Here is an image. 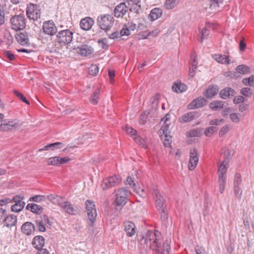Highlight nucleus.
<instances>
[{
    "label": "nucleus",
    "mask_w": 254,
    "mask_h": 254,
    "mask_svg": "<svg viewBox=\"0 0 254 254\" xmlns=\"http://www.w3.org/2000/svg\"><path fill=\"white\" fill-rule=\"evenodd\" d=\"M73 39V33L68 29L62 30L55 37H52V42L49 43V52L58 53L62 45L69 44Z\"/></svg>",
    "instance_id": "f03ea898"
},
{
    "label": "nucleus",
    "mask_w": 254,
    "mask_h": 254,
    "mask_svg": "<svg viewBox=\"0 0 254 254\" xmlns=\"http://www.w3.org/2000/svg\"><path fill=\"white\" fill-rule=\"evenodd\" d=\"M229 129L230 126L228 125H225L224 127H222V128L220 130L219 133V136L220 137L223 136L229 130Z\"/></svg>",
    "instance_id": "4d7b16f0"
},
{
    "label": "nucleus",
    "mask_w": 254,
    "mask_h": 254,
    "mask_svg": "<svg viewBox=\"0 0 254 254\" xmlns=\"http://www.w3.org/2000/svg\"><path fill=\"white\" fill-rule=\"evenodd\" d=\"M169 133L161 134V138L163 140L164 144L166 147L170 146L172 143V136Z\"/></svg>",
    "instance_id": "72a5a7b5"
},
{
    "label": "nucleus",
    "mask_w": 254,
    "mask_h": 254,
    "mask_svg": "<svg viewBox=\"0 0 254 254\" xmlns=\"http://www.w3.org/2000/svg\"><path fill=\"white\" fill-rule=\"evenodd\" d=\"M32 244L35 248L39 250L43 249L45 245V239L41 236H35L33 239Z\"/></svg>",
    "instance_id": "5701e85b"
},
{
    "label": "nucleus",
    "mask_w": 254,
    "mask_h": 254,
    "mask_svg": "<svg viewBox=\"0 0 254 254\" xmlns=\"http://www.w3.org/2000/svg\"><path fill=\"white\" fill-rule=\"evenodd\" d=\"M229 163L228 159H226L224 160L221 164L219 167L218 174V176H225L227 171L226 166Z\"/></svg>",
    "instance_id": "473e14b6"
},
{
    "label": "nucleus",
    "mask_w": 254,
    "mask_h": 254,
    "mask_svg": "<svg viewBox=\"0 0 254 254\" xmlns=\"http://www.w3.org/2000/svg\"><path fill=\"white\" fill-rule=\"evenodd\" d=\"M153 195L155 201L156 207L160 214V218L162 221H166L168 219V213L165 200L157 189L153 190Z\"/></svg>",
    "instance_id": "7ed1b4c3"
},
{
    "label": "nucleus",
    "mask_w": 254,
    "mask_h": 254,
    "mask_svg": "<svg viewBox=\"0 0 254 254\" xmlns=\"http://www.w3.org/2000/svg\"><path fill=\"white\" fill-rule=\"evenodd\" d=\"M198 161V152L195 148L190 150V159L188 164V168L190 170H193L196 167Z\"/></svg>",
    "instance_id": "ddd939ff"
},
{
    "label": "nucleus",
    "mask_w": 254,
    "mask_h": 254,
    "mask_svg": "<svg viewBox=\"0 0 254 254\" xmlns=\"http://www.w3.org/2000/svg\"><path fill=\"white\" fill-rule=\"evenodd\" d=\"M4 23V13L0 6V25H2Z\"/></svg>",
    "instance_id": "0e129e2a"
},
{
    "label": "nucleus",
    "mask_w": 254,
    "mask_h": 254,
    "mask_svg": "<svg viewBox=\"0 0 254 254\" xmlns=\"http://www.w3.org/2000/svg\"><path fill=\"white\" fill-rule=\"evenodd\" d=\"M94 24V19L90 17L82 18L80 22L81 28L85 31L89 30Z\"/></svg>",
    "instance_id": "f3484780"
},
{
    "label": "nucleus",
    "mask_w": 254,
    "mask_h": 254,
    "mask_svg": "<svg viewBox=\"0 0 254 254\" xmlns=\"http://www.w3.org/2000/svg\"><path fill=\"white\" fill-rule=\"evenodd\" d=\"M128 7L125 2L117 5L114 10V16L117 18L123 17L127 12Z\"/></svg>",
    "instance_id": "4468645a"
},
{
    "label": "nucleus",
    "mask_w": 254,
    "mask_h": 254,
    "mask_svg": "<svg viewBox=\"0 0 254 254\" xmlns=\"http://www.w3.org/2000/svg\"><path fill=\"white\" fill-rule=\"evenodd\" d=\"M170 121L166 119L164 125L162 127L161 129H160V134H164L167 133H170L169 131V127H170Z\"/></svg>",
    "instance_id": "e433bc0d"
},
{
    "label": "nucleus",
    "mask_w": 254,
    "mask_h": 254,
    "mask_svg": "<svg viewBox=\"0 0 254 254\" xmlns=\"http://www.w3.org/2000/svg\"><path fill=\"white\" fill-rule=\"evenodd\" d=\"M181 0H166L164 3V7L166 9H171L175 7Z\"/></svg>",
    "instance_id": "2f4dec72"
},
{
    "label": "nucleus",
    "mask_w": 254,
    "mask_h": 254,
    "mask_svg": "<svg viewBox=\"0 0 254 254\" xmlns=\"http://www.w3.org/2000/svg\"><path fill=\"white\" fill-rule=\"evenodd\" d=\"M230 118L233 122L238 123L240 121V115L237 113H231L230 115Z\"/></svg>",
    "instance_id": "603ef678"
},
{
    "label": "nucleus",
    "mask_w": 254,
    "mask_h": 254,
    "mask_svg": "<svg viewBox=\"0 0 254 254\" xmlns=\"http://www.w3.org/2000/svg\"><path fill=\"white\" fill-rule=\"evenodd\" d=\"M121 36H128L130 34L129 28L127 25H125L120 31Z\"/></svg>",
    "instance_id": "5fc2aeb1"
},
{
    "label": "nucleus",
    "mask_w": 254,
    "mask_h": 254,
    "mask_svg": "<svg viewBox=\"0 0 254 254\" xmlns=\"http://www.w3.org/2000/svg\"><path fill=\"white\" fill-rule=\"evenodd\" d=\"M219 89L216 85H209L203 93L204 96L207 98H211L217 95Z\"/></svg>",
    "instance_id": "4be33fe9"
},
{
    "label": "nucleus",
    "mask_w": 254,
    "mask_h": 254,
    "mask_svg": "<svg viewBox=\"0 0 254 254\" xmlns=\"http://www.w3.org/2000/svg\"><path fill=\"white\" fill-rule=\"evenodd\" d=\"M15 38L17 42L22 46L29 44V37L27 32H22L17 33L15 36Z\"/></svg>",
    "instance_id": "a211bd4d"
},
{
    "label": "nucleus",
    "mask_w": 254,
    "mask_h": 254,
    "mask_svg": "<svg viewBox=\"0 0 254 254\" xmlns=\"http://www.w3.org/2000/svg\"><path fill=\"white\" fill-rule=\"evenodd\" d=\"M240 93L243 95L248 97H251L252 95V89L249 87L242 88L240 91Z\"/></svg>",
    "instance_id": "49530a36"
},
{
    "label": "nucleus",
    "mask_w": 254,
    "mask_h": 254,
    "mask_svg": "<svg viewBox=\"0 0 254 254\" xmlns=\"http://www.w3.org/2000/svg\"><path fill=\"white\" fill-rule=\"evenodd\" d=\"M49 200L54 204H58L65 212L70 215L77 214V210L68 201H62V198L57 195H49Z\"/></svg>",
    "instance_id": "20e7f679"
},
{
    "label": "nucleus",
    "mask_w": 254,
    "mask_h": 254,
    "mask_svg": "<svg viewBox=\"0 0 254 254\" xmlns=\"http://www.w3.org/2000/svg\"><path fill=\"white\" fill-rule=\"evenodd\" d=\"M236 71L241 74H245L249 73L250 68L248 66L242 64L237 67Z\"/></svg>",
    "instance_id": "4c0bfd02"
},
{
    "label": "nucleus",
    "mask_w": 254,
    "mask_h": 254,
    "mask_svg": "<svg viewBox=\"0 0 254 254\" xmlns=\"http://www.w3.org/2000/svg\"><path fill=\"white\" fill-rule=\"evenodd\" d=\"M197 117V113L196 112H190L188 113L179 119V121L181 123L189 122Z\"/></svg>",
    "instance_id": "b1692460"
},
{
    "label": "nucleus",
    "mask_w": 254,
    "mask_h": 254,
    "mask_svg": "<svg viewBox=\"0 0 254 254\" xmlns=\"http://www.w3.org/2000/svg\"><path fill=\"white\" fill-rule=\"evenodd\" d=\"M100 94V90L99 88L95 90L93 95L90 98V101L91 104L96 105L98 103Z\"/></svg>",
    "instance_id": "f704fd0d"
},
{
    "label": "nucleus",
    "mask_w": 254,
    "mask_h": 254,
    "mask_svg": "<svg viewBox=\"0 0 254 254\" xmlns=\"http://www.w3.org/2000/svg\"><path fill=\"white\" fill-rule=\"evenodd\" d=\"M3 222L4 226L12 227L15 226L17 223V217L14 214L6 215Z\"/></svg>",
    "instance_id": "aec40b11"
},
{
    "label": "nucleus",
    "mask_w": 254,
    "mask_h": 254,
    "mask_svg": "<svg viewBox=\"0 0 254 254\" xmlns=\"http://www.w3.org/2000/svg\"><path fill=\"white\" fill-rule=\"evenodd\" d=\"M48 223V218L44 216V220H37L36 226L38 230L40 232H45L46 230V225Z\"/></svg>",
    "instance_id": "7c9ffc66"
},
{
    "label": "nucleus",
    "mask_w": 254,
    "mask_h": 254,
    "mask_svg": "<svg viewBox=\"0 0 254 254\" xmlns=\"http://www.w3.org/2000/svg\"><path fill=\"white\" fill-rule=\"evenodd\" d=\"M41 14V10L39 5L32 3L27 4L26 14L30 19L36 20L40 18Z\"/></svg>",
    "instance_id": "6e6552de"
},
{
    "label": "nucleus",
    "mask_w": 254,
    "mask_h": 254,
    "mask_svg": "<svg viewBox=\"0 0 254 254\" xmlns=\"http://www.w3.org/2000/svg\"><path fill=\"white\" fill-rule=\"evenodd\" d=\"M13 93L15 95V96H16L17 97H18L19 99L22 100L24 103H26L27 105L30 104L29 101L27 100L25 97H24V95L22 93H20L19 91L16 90H14Z\"/></svg>",
    "instance_id": "c03bdc74"
},
{
    "label": "nucleus",
    "mask_w": 254,
    "mask_h": 254,
    "mask_svg": "<svg viewBox=\"0 0 254 254\" xmlns=\"http://www.w3.org/2000/svg\"><path fill=\"white\" fill-rule=\"evenodd\" d=\"M21 232L26 236L33 235L35 231V225L31 222L24 223L21 227Z\"/></svg>",
    "instance_id": "2eb2a0df"
},
{
    "label": "nucleus",
    "mask_w": 254,
    "mask_h": 254,
    "mask_svg": "<svg viewBox=\"0 0 254 254\" xmlns=\"http://www.w3.org/2000/svg\"><path fill=\"white\" fill-rule=\"evenodd\" d=\"M99 71L98 66L96 64H92L89 68V73L92 75H96Z\"/></svg>",
    "instance_id": "09e8293b"
},
{
    "label": "nucleus",
    "mask_w": 254,
    "mask_h": 254,
    "mask_svg": "<svg viewBox=\"0 0 254 254\" xmlns=\"http://www.w3.org/2000/svg\"><path fill=\"white\" fill-rule=\"evenodd\" d=\"M97 23L101 30L107 32L113 26L114 18L109 14H100L97 18Z\"/></svg>",
    "instance_id": "39448f33"
},
{
    "label": "nucleus",
    "mask_w": 254,
    "mask_h": 254,
    "mask_svg": "<svg viewBox=\"0 0 254 254\" xmlns=\"http://www.w3.org/2000/svg\"><path fill=\"white\" fill-rule=\"evenodd\" d=\"M225 102L222 101H214L211 102L209 105V108L213 111L220 110L224 108Z\"/></svg>",
    "instance_id": "bb28decb"
},
{
    "label": "nucleus",
    "mask_w": 254,
    "mask_h": 254,
    "mask_svg": "<svg viewBox=\"0 0 254 254\" xmlns=\"http://www.w3.org/2000/svg\"><path fill=\"white\" fill-rule=\"evenodd\" d=\"M115 203L117 206L124 205L127 197L130 195V191L125 188L119 189L115 191Z\"/></svg>",
    "instance_id": "423d86ee"
},
{
    "label": "nucleus",
    "mask_w": 254,
    "mask_h": 254,
    "mask_svg": "<svg viewBox=\"0 0 254 254\" xmlns=\"http://www.w3.org/2000/svg\"><path fill=\"white\" fill-rule=\"evenodd\" d=\"M60 157H54L49 158V165H60Z\"/></svg>",
    "instance_id": "3c124183"
},
{
    "label": "nucleus",
    "mask_w": 254,
    "mask_h": 254,
    "mask_svg": "<svg viewBox=\"0 0 254 254\" xmlns=\"http://www.w3.org/2000/svg\"><path fill=\"white\" fill-rule=\"evenodd\" d=\"M133 139H134L136 143L142 147H147L145 140L140 136L136 135L133 137Z\"/></svg>",
    "instance_id": "ea45409f"
},
{
    "label": "nucleus",
    "mask_w": 254,
    "mask_h": 254,
    "mask_svg": "<svg viewBox=\"0 0 254 254\" xmlns=\"http://www.w3.org/2000/svg\"><path fill=\"white\" fill-rule=\"evenodd\" d=\"M209 34V30L206 28H203L201 32L200 38L198 39L199 42L202 43L204 39H207Z\"/></svg>",
    "instance_id": "a19ab883"
},
{
    "label": "nucleus",
    "mask_w": 254,
    "mask_h": 254,
    "mask_svg": "<svg viewBox=\"0 0 254 254\" xmlns=\"http://www.w3.org/2000/svg\"><path fill=\"white\" fill-rule=\"evenodd\" d=\"M218 183H219V184H225L226 176H218Z\"/></svg>",
    "instance_id": "774afa93"
},
{
    "label": "nucleus",
    "mask_w": 254,
    "mask_h": 254,
    "mask_svg": "<svg viewBox=\"0 0 254 254\" xmlns=\"http://www.w3.org/2000/svg\"><path fill=\"white\" fill-rule=\"evenodd\" d=\"M44 198V197L43 196L37 195L30 197L29 200L30 201L40 202L42 201Z\"/></svg>",
    "instance_id": "bf43d9fd"
},
{
    "label": "nucleus",
    "mask_w": 254,
    "mask_h": 254,
    "mask_svg": "<svg viewBox=\"0 0 254 254\" xmlns=\"http://www.w3.org/2000/svg\"><path fill=\"white\" fill-rule=\"evenodd\" d=\"M124 230L128 237H132L135 234V224L129 221H127L124 224Z\"/></svg>",
    "instance_id": "412c9836"
},
{
    "label": "nucleus",
    "mask_w": 254,
    "mask_h": 254,
    "mask_svg": "<svg viewBox=\"0 0 254 254\" xmlns=\"http://www.w3.org/2000/svg\"><path fill=\"white\" fill-rule=\"evenodd\" d=\"M234 93V91L233 89L230 87H226L220 91L219 95L221 98L226 99L230 96H233Z\"/></svg>",
    "instance_id": "c85d7f7f"
},
{
    "label": "nucleus",
    "mask_w": 254,
    "mask_h": 254,
    "mask_svg": "<svg viewBox=\"0 0 254 254\" xmlns=\"http://www.w3.org/2000/svg\"><path fill=\"white\" fill-rule=\"evenodd\" d=\"M21 124L19 120H4L0 122V131H9L20 127Z\"/></svg>",
    "instance_id": "0eeeda50"
},
{
    "label": "nucleus",
    "mask_w": 254,
    "mask_h": 254,
    "mask_svg": "<svg viewBox=\"0 0 254 254\" xmlns=\"http://www.w3.org/2000/svg\"><path fill=\"white\" fill-rule=\"evenodd\" d=\"M224 0H211L210 2V7L214 8L219 6V4L222 3Z\"/></svg>",
    "instance_id": "6e6d98bb"
},
{
    "label": "nucleus",
    "mask_w": 254,
    "mask_h": 254,
    "mask_svg": "<svg viewBox=\"0 0 254 254\" xmlns=\"http://www.w3.org/2000/svg\"><path fill=\"white\" fill-rule=\"evenodd\" d=\"M162 10L159 8H154L151 10L148 15L149 19L153 21L158 19L162 15Z\"/></svg>",
    "instance_id": "cd10ccee"
},
{
    "label": "nucleus",
    "mask_w": 254,
    "mask_h": 254,
    "mask_svg": "<svg viewBox=\"0 0 254 254\" xmlns=\"http://www.w3.org/2000/svg\"><path fill=\"white\" fill-rule=\"evenodd\" d=\"M172 90L174 92L177 93L183 92L187 90V86L181 82H175L172 87Z\"/></svg>",
    "instance_id": "a878e982"
},
{
    "label": "nucleus",
    "mask_w": 254,
    "mask_h": 254,
    "mask_svg": "<svg viewBox=\"0 0 254 254\" xmlns=\"http://www.w3.org/2000/svg\"><path fill=\"white\" fill-rule=\"evenodd\" d=\"M245 101V98L242 96H237L233 99V102L235 104H240Z\"/></svg>",
    "instance_id": "13d9d810"
},
{
    "label": "nucleus",
    "mask_w": 254,
    "mask_h": 254,
    "mask_svg": "<svg viewBox=\"0 0 254 254\" xmlns=\"http://www.w3.org/2000/svg\"><path fill=\"white\" fill-rule=\"evenodd\" d=\"M6 215V211L5 209L0 207V221Z\"/></svg>",
    "instance_id": "69168bd1"
},
{
    "label": "nucleus",
    "mask_w": 254,
    "mask_h": 254,
    "mask_svg": "<svg viewBox=\"0 0 254 254\" xmlns=\"http://www.w3.org/2000/svg\"><path fill=\"white\" fill-rule=\"evenodd\" d=\"M242 181L241 175L239 173H236L234 179L233 186H240Z\"/></svg>",
    "instance_id": "a18cd8bd"
},
{
    "label": "nucleus",
    "mask_w": 254,
    "mask_h": 254,
    "mask_svg": "<svg viewBox=\"0 0 254 254\" xmlns=\"http://www.w3.org/2000/svg\"><path fill=\"white\" fill-rule=\"evenodd\" d=\"M26 208L27 210H29L32 213L36 214H41L43 210V208L41 206L33 203H28L27 205Z\"/></svg>",
    "instance_id": "393cba45"
},
{
    "label": "nucleus",
    "mask_w": 254,
    "mask_h": 254,
    "mask_svg": "<svg viewBox=\"0 0 254 254\" xmlns=\"http://www.w3.org/2000/svg\"><path fill=\"white\" fill-rule=\"evenodd\" d=\"M120 176H113L105 178L102 181L101 187L103 190H106L110 188L116 186L121 182Z\"/></svg>",
    "instance_id": "9d476101"
},
{
    "label": "nucleus",
    "mask_w": 254,
    "mask_h": 254,
    "mask_svg": "<svg viewBox=\"0 0 254 254\" xmlns=\"http://www.w3.org/2000/svg\"><path fill=\"white\" fill-rule=\"evenodd\" d=\"M11 27L15 31L23 29L26 26L25 18L22 15H15L10 19Z\"/></svg>",
    "instance_id": "1a4fd4ad"
},
{
    "label": "nucleus",
    "mask_w": 254,
    "mask_h": 254,
    "mask_svg": "<svg viewBox=\"0 0 254 254\" xmlns=\"http://www.w3.org/2000/svg\"><path fill=\"white\" fill-rule=\"evenodd\" d=\"M213 58L215 61L220 64H230V60L228 56L215 54L213 56Z\"/></svg>",
    "instance_id": "c756f323"
},
{
    "label": "nucleus",
    "mask_w": 254,
    "mask_h": 254,
    "mask_svg": "<svg viewBox=\"0 0 254 254\" xmlns=\"http://www.w3.org/2000/svg\"><path fill=\"white\" fill-rule=\"evenodd\" d=\"M85 205L88 219L91 222V225L92 226V224L96 220L97 217V212L95 205L93 201L89 199L86 201Z\"/></svg>",
    "instance_id": "9b49d317"
},
{
    "label": "nucleus",
    "mask_w": 254,
    "mask_h": 254,
    "mask_svg": "<svg viewBox=\"0 0 254 254\" xmlns=\"http://www.w3.org/2000/svg\"><path fill=\"white\" fill-rule=\"evenodd\" d=\"M234 192L235 196L240 199L242 197V190L240 186H233Z\"/></svg>",
    "instance_id": "de8ad7c7"
},
{
    "label": "nucleus",
    "mask_w": 254,
    "mask_h": 254,
    "mask_svg": "<svg viewBox=\"0 0 254 254\" xmlns=\"http://www.w3.org/2000/svg\"><path fill=\"white\" fill-rule=\"evenodd\" d=\"M216 130V127H210L206 128L204 131V134L206 136H211L214 132Z\"/></svg>",
    "instance_id": "8fccbe9b"
},
{
    "label": "nucleus",
    "mask_w": 254,
    "mask_h": 254,
    "mask_svg": "<svg viewBox=\"0 0 254 254\" xmlns=\"http://www.w3.org/2000/svg\"><path fill=\"white\" fill-rule=\"evenodd\" d=\"M57 28L54 22L52 20H49V35L53 36L57 33Z\"/></svg>",
    "instance_id": "c9c22d12"
},
{
    "label": "nucleus",
    "mask_w": 254,
    "mask_h": 254,
    "mask_svg": "<svg viewBox=\"0 0 254 254\" xmlns=\"http://www.w3.org/2000/svg\"><path fill=\"white\" fill-rule=\"evenodd\" d=\"M124 129L128 134L132 137L137 135V131L131 127L126 126L124 128Z\"/></svg>",
    "instance_id": "37998d69"
},
{
    "label": "nucleus",
    "mask_w": 254,
    "mask_h": 254,
    "mask_svg": "<svg viewBox=\"0 0 254 254\" xmlns=\"http://www.w3.org/2000/svg\"><path fill=\"white\" fill-rule=\"evenodd\" d=\"M205 104V99L202 97H199L195 99H194L190 104H189L188 108L190 109L201 108Z\"/></svg>",
    "instance_id": "6ab92c4d"
},
{
    "label": "nucleus",
    "mask_w": 254,
    "mask_h": 254,
    "mask_svg": "<svg viewBox=\"0 0 254 254\" xmlns=\"http://www.w3.org/2000/svg\"><path fill=\"white\" fill-rule=\"evenodd\" d=\"M98 43L102 49H107L108 48V41L106 38L99 39Z\"/></svg>",
    "instance_id": "864d4df0"
},
{
    "label": "nucleus",
    "mask_w": 254,
    "mask_h": 254,
    "mask_svg": "<svg viewBox=\"0 0 254 254\" xmlns=\"http://www.w3.org/2000/svg\"><path fill=\"white\" fill-rule=\"evenodd\" d=\"M4 55L9 60L12 61L15 59L14 55L9 51H5Z\"/></svg>",
    "instance_id": "e2e57ef3"
},
{
    "label": "nucleus",
    "mask_w": 254,
    "mask_h": 254,
    "mask_svg": "<svg viewBox=\"0 0 254 254\" xmlns=\"http://www.w3.org/2000/svg\"><path fill=\"white\" fill-rule=\"evenodd\" d=\"M224 122L223 119H214L209 122V125L211 126H218Z\"/></svg>",
    "instance_id": "052dcab7"
},
{
    "label": "nucleus",
    "mask_w": 254,
    "mask_h": 254,
    "mask_svg": "<svg viewBox=\"0 0 254 254\" xmlns=\"http://www.w3.org/2000/svg\"><path fill=\"white\" fill-rule=\"evenodd\" d=\"M138 240L141 245H146L150 250H155L157 254H169L170 241L166 240L161 246L156 236V234L148 231L145 235L138 236Z\"/></svg>",
    "instance_id": "f257e3e1"
},
{
    "label": "nucleus",
    "mask_w": 254,
    "mask_h": 254,
    "mask_svg": "<svg viewBox=\"0 0 254 254\" xmlns=\"http://www.w3.org/2000/svg\"><path fill=\"white\" fill-rule=\"evenodd\" d=\"M77 52L81 56L86 57L93 53L94 50L91 46L87 45H81L76 48Z\"/></svg>",
    "instance_id": "dca6fc26"
},
{
    "label": "nucleus",
    "mask_w": 254,
    "mask_h": 254,
    "mask_svg": "<svg viewBox=\"0 0 254 254\" xmlns=\"http://www.w3.org/2000/svg\"><path fill=\"white\" fill-rule=\"evenodd\" d=\"M248 105L246 104H240L239 106V110L241 112H243L247 110Z\"/></svg>",
    "instance_id": "338daca9"
},
{
    "label": "nucleus",
    "mask_w": 254,
    "mask_h": 254,
    "mask_svg": "<svg viewBox=\"0 0 254 254\" xmlns=\"http://www.w3.org/2000/svg\"><path fill=\"white\" fill-rule=\"evenodd\" d=\"M24 196L22 195H15L13 197L12 201L15 204L11 206V211L15 212H19L23 210L25 205L23 201Z\"/></svg>",
    "instance_id": "f8f14e48"
},
{
    "label": "nucleus",
    "mask_w": 254,
    "mask_h": 254,
    "mask_svg": "<svg viewBox=\"0 0 254 254\" xmlns=\"http://www.w3.org/2000/svg\"><path fill=\"white\" fill-rule=\"evenodd\" d=\"M64 147V145L61 142H55L49 144V150H54L56 149H60Z\"/></svg>",
    "instance_id": "58836bf2"
},
{
    "label": "nucleus",
    "mask_w": 254,
    "mask_h": 254,
    "mask_svg": "<svg viewBox=\"0 0 254 254\" xmlns=\"http://www.w3.org/2000/svg\"><path fill=\"white\" fill-rule=\"evenodd\" d=\"M12 200L8 197H5L0 199V206H3L10 202Z\"/></svg>",
    "instance_id": "680f3d73"
},
{
    "label": "nucleus",
    "mask_w": 254,
    "mask_h": 254,
    "mask_svg": "<svg viewBox=\"0 0 254 254\" xmlns=\"http://www.w3.org/2000/svg\"><path fill=\"white\" fill-rule=\"evenodd\" d=\"M242 82L246 85L252 86L254 82V75H252L248 78H244Z\"/></svg>",
    "instance_id": "79ce46f5"
}]
</instances>
